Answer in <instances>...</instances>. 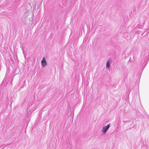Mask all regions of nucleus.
<instances>
[{
	"label": "nucleus",
	"mask_w": 149,
	"mask_h": 149,
	"mask_svg": "<svg viewBox=\"0 0 149 149\" xmlns=\"http://www.w3.org/2000/svg\"><path fill=\"white\" fill-rule=\"evenodd\" d=\"M42 65H46V62L44 57H43L41 61Z\"/></svg>",
	"instance_id": "f03ea898"
},
{
	"label": "nucleus",
	"mask_w": 149,
	"mask_h": 149,
	"mask_svg": "<svg viewBox=\"0 0 149 149\" xmlns=\"http://www.w3.org/2000/svg\"><path fill=\"white\" fill-rule=\"evenodd\" d=\"M14 73V74H17V73H16V71H15L14 72H13Z\"/></svg>",
	"instance_id": "423d86ee"
},
{
	"label": "nucleus",
	"mask_w": 149,
	"mask_h": 149,
	"mask_svg": "<svg viewBox=\"0 0 149 149\" xmlns=\"http://www.w3.org/2000/svg\"><path fill=\"white\" fill-rule=\"evenodd\" d=\"M106 65H109V60L107 62Z\"/></svg>",
	"instance_id": "7ed1b4c3"
},
{
	"label": "nucleus",
	"mask_w": 149,
	"mask_h": 149,
	"mask_svg": "<svg viewBox=\"0 0 149 149\" xmlns=\"http://www.w3.org/2000/svg\"><path fill=\"white\" fill-rule=\"evenodd\" d=\"M123 122L124 123H126V122H127V121H123Z\"/></svg>",
	"instance_id": "39448f33"
},
{
	"label": "nucleus",
	"mask_w": 149,
	"mask_h": 149,
	"mask_svg": "<svg viewBox=\"0 0 149 149\" xmlns=\"http://www.w3.org/2000/svg\"><path fill=\"white\" fill-rule=\"evenodd\" d=\"M110 66H106V68L107 69L109 68Z\"/></svg>",
	"instance_id": "20e7f679"
},
{
	"label": "nucleus",
	"mask_w": 149,
	"mask_h": 149,
	"mask_svg": "<svg viewBox=\"0 0 149 149\" xmlns=\"http://www.w3.org/2000/svg\"><path fill=\"white\" fill-rule=\"evenodd\" d=\"M43 67H44V66H44V65H43L42 66Z\"/></svg>",
	"instance_id": "6e6552de"
},
{
	"label": "nucleus",
	"mask_w": 149,
	"mask_h": 149,
	"mask_svg": "<svg viewBox=\"0 0 149 149\" xmlns=\"http://www.w3.org/2000/svg\"><path fill=\"white\" fill-rule=\"evenodd\" d=\"M17 69H18V68H17V67L16 68V70H17Z\"/></svg>",
	"instance_id": "0eeeda50"
},
{
	"label": "nucleus",
	"mask_w": 149,
	"mask_h": 149,
	"mask_svg": "<svg viewBox=\"0 0 149 149\" xmlns=\"http://www.w3.org/2000/svg\"><path fill=\"white\" fill-rule=\"evenodd\" d=\"M110 127V124H109L106 126H104L103 128L102 132L104 133H106Z\"/></svg>",
	"instance_id": "f257e3e1"
}]
</instances>
